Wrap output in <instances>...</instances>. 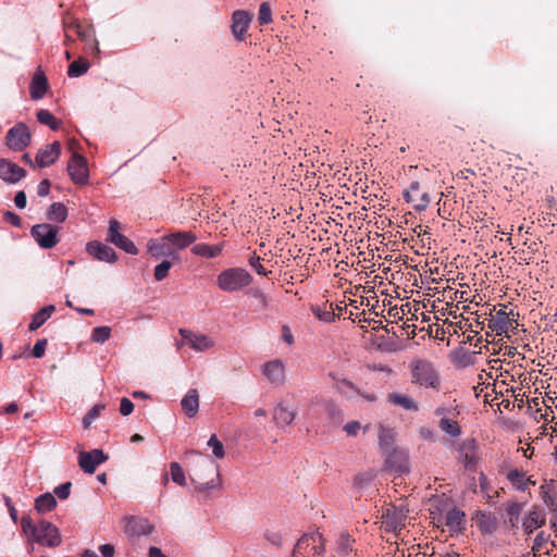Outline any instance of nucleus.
Masks as SVG:
<instances>
[{
	"mask_svg": "<svg viewBox=\"0 0 557 557\" xmlns=\"http://www.w3.org/2000/svg\"><path fill=\"white\" fill-rule=\"evenodd\" d=\"M21 525L23 533L38 544L58 547L62 542L58 528L47 520H40L35 524L30 517L24 516Z\"/></svg>",
	"mask_w": 557,
	"mask_h": 557,
	"instance_id": "f257e3e1",
	"label": "nucleus"
},
{
	"mask_svg": "<svg viewBox=\"0 0 557 557\" xmlns=\"http://www.w3.org/2000/svg\"><path fill=\"white\" fill-rule=\"evenodd\" d=\"M411 383L424 388L438 391L441 376L434 364L425 359H414L409 364Z\"/></svg>",
	"mask_w": 557,
	"mask_h": 557,
	"instance_id": "f03ea898",
	"label": "nucleus"
},
{
	"mask_svg": "<svg viewBox=\"0 0 557 557\" xmlns=\"http://www.w3.org/2000/svg\"><path fill=\"white\" fill-rule=\"evenodd\" d=\"M252 282L250 273L243 268H230L222 271L216 278L218 286L227 293L239 290Z\"/></svg>",
	"mask_w": 557,
	"mask_h": 557,
	"instance_id": "7ed1b4c3",
	"label": "nucleus"
},
{
	"mask_svg": "<svg viewBox=\"0 0 557 557\" xmlns=\"http://www.w3.org/2000/svg\"><path fill=\"white\" fill-rule=\"evenodd\" d=\"M324 552L325 546L321 534L304 535L296 543L292 557H305V554L309 557H323Z\"/></svg>",
	"mask_w": 557,
	"mask_h": 557,
	"instance_id": "20e7f679",
	"label": "nucleus"
},
{
	"mask_svg": "<svg viewBox=\"0 0 557 557\" xmlns=\"http://www.w3.org/2000/svg\"><path fill=\"white\" fill-rule=\"evenodd\" d=\"M519 314L515 313L513 310L506 311V306H504L503 309L491 314L487 326L498 336L504 334L507 335L510 330H515L518 326V322L516 320V317Z\"/></svg>",
	"mask_w": 557,
	"mask_h": 557,
	"instance_id": "39448f33",
	"label": "nucleus"
},
{
	"mask_svg": "<svg viewBox=\"0 0 557 557\" xmlns=\"http://www.w3.org/2000/svg\"><path fill=\"white\" fill-rule=\"evenodd\" d=\"M457 459L468 471H475L480 461L479 444L474 438H466L458 445Z\"/></svg>",
	"mask_w": 557,
	"mask_h": 557,
	"instance_id": "423d86ee",
	"label": "nucleus"
},
{
	"mask_svg": "<svg viewBox=\"0 0 557 557\" xmlns=\"http://www.w3.org/2000/svg\"><path fill=\"white\" fill-rule=\"evenodd\" d=\"M58 232V226L48 223L36 224L30 230L33 238L45 249H50L59 243Z\"/></svg>",
	"mask_w": 557,
	"mask_h": 557,
	"instance_id": "0eeeda50",
	"label": "nucleus"
},
{
	"mask_svg": "<svg viewBox=\"0 0 557 557\" xmlns=\"http://www.w3.org/2000/svg\"><path fill=\"white\" fill-rule=\"evenodd\" d=\"M30 139V132L24 123H17L10 128L5 135L7 146L15 151H22L25 149L29 145Z\"/></svg>",
	"mask_w": 557,
	"mask_h": 557,
	"instance_id": "6e6552de",
	"label": "nucleus"
},
{
	"mask_svg": "<svg viewBox=\"0 0 557 557\" xmlns=\"http://www.w3.org/2000/svg\"><path fill=\"white\" fill-rule=\"evenodd\" d=\"M407 513L408 509H406L404 506H388L382 515L383 523L385 524L386 530L398 534V532H400L405 527Z\"/></svg>",
	"mask_w": 557,
	"mask_h": 557,
	"instance_id": "1a4fd4ad",
	"label": "nucleus"
},
{
	"mask_svg": "<svg viewBox=\"0 0 557 557\" xmlns=\"http://www.w3.org/2000/svg\"><path fill=\"white\" fill-rule=\"evenodd\" d=\"M107 240L127 253H138V249L136 248L135 244L125 235L120 233V222L114 219L110 220L109 222Z\"/></svg>",
	"mask_w": 557,
	"mask_h": 557,
	"instance_id": "9d476101",
	"label": "nucleus"
},
{
	"mask_svg": "<svg viewBox=\"0 0 557 557\" xmlns=\"http://www.w3.org/2000/svg\"><path fill=\"white\" fill-rule=\"evenodd\" d=\"M67 172L71 180L78 185L88 183L89 172L87 168V160L82 154L74 152L67 164Z\"/></svg>",
	"mask_w": 557,
	"mask_h": 557,
	"instance_id": "9b49d317",
	"label": "nucleus"
},
{
	"mask_svg": "<svg viewBox=\"0 0 557 557\" xmlns=\"http://www.w3.org/2000/svg\"><path fill=\"white\" fill-rule=\"evenodd\" d=\"M385 468L387 470L404 473L408 471V455L404 449L393 448L385 453Z\"/></svg>",
	"mask_w": 557,
	"mask_h": 557,
	"instance_id": "f8f14e48",
	"label": "nucleus"
},
{
	"mask_svg": "<svg viewBox=\"0 0 557 557\" xmlns=\"http://www.w3.org/2000/svg\"><path fill=\"white\" fill-rule=\"evenodd\" d=\"M404 198L407 202L412 203L416 211H424L431 202V198L426 191H420V183L414 181L409 188L404 191Z\"/></svg>",
	"mask_w": 557,
	"mask_h": 557,
	"instance_id": "ddd939ff",
	"label": "nucleus"
},
{
	"mask_svg": "<svg viewBox=\"0 0 557 557\" xmlns=\"http://www.w3.org/2000/svg\"><path fill=\"white\" fill-rule=\"evenodd\" d=\"M262 374L274 386H282L285 383V366L282 360L273 359L262 366Z\"/></svg>",
	"mask_w": 557,
	"mask_h": 557,
	"instance_id": "4468645a",
	"label": "nucleus"
},
{
	"mask_svg": "<svg viewBox=\"0 0 557 557\" xmlns=\"http://www.w3.org/2000/svg\"><path fill=\"white\" fill-rule=\"evenodd\" d=\"M546 523V515L540 506H532L522 519V529L527 535L532 534L536 529Z\"/></svg>",
	"mask_w": 557,
	"mask_h": 557,
	"instance_id": "2eb2a0df",
	"label": "nucleus"
},
{
	"mask_svg": "<svg viewBox=\"0 0 557 557\" xmlns=\"http://www.w3.org/2000/svg\"><path fill=\"white\" fill-rule=\"evenodd\" d=\"M107 460V456L101 449L82 451L78 456V465L84 472L92 474L97 467Z\"/></svg>",
	"mask_w": 557,
	"mask_h": 557,
	"instance_id": "dca6fc26",
	"label": "nucleus"
},
{
	"mask_svg": "<svg viewBox=\"0 0 557 557\" xmlns=\"http://www.w3.org/2000/svg\"><path fill=\"white\" fill-rule=\"evenodd\" d=\"M86 251L95 259L108 263H114L117 260L116 252L110 246L101 242H89L86 245Z\"/></svg>",
	"mask_w": 557,
	"mask_h": 557,
	"instance_id": "f3484780",
	"label": "nucleus"
},
{
	"mask_svg": "<svg viewBox=\"0 0 557 557\" xmlns=\"http://www.w3.org/2000/svg\"><path fill=\"white\" fill-rule=\"evenodd\" d=\"M26 176V171L17 164L7 160H0V178L7 183L15 184Z\"/></svg>",
	"mask_w": 557,
	"mask_h": 557,
	"instance_id": "a211bd4d",
	"label": "nucleus"
},
{
	"mask_svg": "<svg viewBox=\"0 0 557 557\" xmlns=\"http://www.w3.org/2000/svg\"><path fill=\"white\" fill-rule=\"evenodd\" d=\"M61 153V145L59 141H53L39 149L36 154V164L40 168H47L53 164Z\"/></svg>",
	"mask_w": 557,
	"mask_h": 557,
	"instance_id": "6ab92c4d",
	"label": "nucleus"
},
{
	"mask_svg": "<svg viewBox=\"0 0 557 557\" xmlns=\"http://www.w3.org/2000/svg\"><path fill=\"white\" fill-rule=\"evenodd\" d=\"M178 333L184 343L197 351H206L213 346V342L206 335L196 334L189 330L180 329Z\"/></svg>",
	"mask_w": 557,
	"mask_h": 557,
	"instance_id": "aec40b11",
	"label": "nucleus"
},
{
	"mask_svg": "<svg viewBox=\"0 0 557 557\" xmlns=\"http://www.w3.org/2000/svg\"><path fill=\"white\" fill-rule=\"evenodd\" d=\"M251 22V15L243 10H237L232 15V34L237 40H244L245 34Z\"/></svg>",
	"mask_w": 557,
	"mask_h": 557,
	"instance_id": "412c9836",
	"label": "nucleus"
},
{
	"mask_svg": "<svg viewBox=\"0 0 557 557\" xmlns=\"http://www.w3.org/2000/svg\"><path fill=\"white\" fill-rule=\"evenodd\" d=\"M296 416V410L284 400L280 401L273 410V420L280 426L289 425Z\"/></svg>",
	"mask_w": 557,
	"mask_h": 557,
	"instance_id": "4be33fe9",
	"label": "nucleus"
},
{
	"mask_svg": "<svg viewBox=\"0 0 557 557\" xmlns=\"http://www.w3.org/2000/svg\"><path fill=\"white\" fill-rule=\"evenodd\" d=\"M506 478L510 484L520 492L527 491L530 485H535V482L531 479V476H528L527 472L522 469H510L507 472Z\"/></svg>",
	"mask_w": 557,
	"mask_h": 557,
	"instance_id": "5701e85b",
	"label": "nucleus"
},
{
	"mask_svg": "<svg viewBox=\"0 0 557 557\" xmlns=\"http://www.w3.org/2000/svg\"><path fill=\"white\" fill-rule=\"evenodd\" d=\"M164 239L169 242L172 251L176 249H184L191 245L197 236L193 232H175L168 235H164Z\"/></svg>",
	"mask_w": 557,
	"mask_h": 557,
	"instance_id": "b1692460",
	"label": "nucleus"
},
{
	"mask_svg": "<svg viewBox=\"0 0 557 557\" xmlns=\"http://www.w3.org/2000/svg\"><path fill=\"white\" fill-rule=\"evenodd\" d=\"M183 411L190 418L198 413L199 409V395L197 389H189L181 401Z\"/></svg>",
	"mask_w": 557,
	"mask_h": 557,
	"instance_id": "393cba45",
	"label": "nucleus"
},
{
	"mask_svg": "<svg viewBox=\"0 0 557 557\" xmlns=\"http://www.w3.org/2000/svg\"><path fill=\"white\" fill-rule=\"evenodd\" d=\"M523 511V504L517 502H508L505 505L506 522L510 528L517 529L520 522V516Z\"/></svg>",
	"mask_w": 557,
	"mask_h": 557,
	"instance_id": "a878e982",
	"label": "nucleus"
},
{
	"mask_svg": "<svg viewBox=\"0 0 557 557\" xmlns=\"http://www.w3.org/2000/svg\"><path fill=\"white\" fill-rule=\"evenodd\" d=\"M48 89V81L44 74H35L30 83V96L33 99H41Z\"/></svg>",
	"mask_w": 557,
	"mask_h": 557,
	"instance_id": "bb28decb",
	"label": "nucleus"
},
{
	"mask_svg": "<svg viewBox=\"0 0 557 557\" xmlns=\"http://www.w3.org/2000/svg\"><path fill=\"white\" fill-rule=\"evenodd\" d=\"M148 250L156 258L170 256L173 253L172 248L169 242L164 239V236H162L159 240H150L148 243Z\"/></svg>",
	"mask_w": 557,
	"mask_h": 557,
	"instance_id": "cd10ccee",
	"label": "nucleus"
},
{
	"mask_svg": "<svg viewBox=\"0 0 557 557\" xmlns=\"http://www.w3.org/2000/svg\"><path fill=\"white\" fill-rule=\"evenodd\" d=\"M55 307L53 305H48L37 311L28 325L30 331H36L39 329L54 312Z\"/></svg>",
	"mask_w": 557,
	"mask_h": 557,
	"instance_id": "c85d7f7f",
	"label": "nucleus"
},
{
	"mask_svg": "<svg viewBox=\"0 0 557 557\" xmlns=\"http://www.w3.org/2000/svg\"><path fill=\"white\" fill-rule=\"evenodd\" d=\"M354 544H355V540L348 532H346V531L341 532L336 540L337 554L339 556H346L348 553L354 550Z\"/></svg>",
	"mask_w": 557,
	"mask_h": 557,
	"instance_id": "c756f323",
	"label": "nucleus"
},
{
	"mask_svg": "<svg viewBox=\"0 0 557 557\" xmlns=\"http://www.w3.org/2000/svg\"><path fill=\"white\" fill-rule=\"evenodd\" d=\"M222 251L221 245L197 244L191 247V252L205 258H215Z\"/></svg>",
	"mask_w": 557,
	"mask_h": 557,
	"instance_id": "7c9ffc66",
	"label": "nucleus"
},
{
	"mask_svg": "<svg viewBox=\"0 0 557 557\" xmlns=\"http://www.w3.org/2000/svg\"><path fill=\"white\" fill-rule=\"evenodd\" d=\"M438 428L445 434L451 437H458L461 434V426L459 425L457 418L441 419L438 420Z\"/></svg>",
	"mask_w": 557,
	"mask_h": 557,
	"instance_id": "2f4dec72",
	"label": "nucleus"
},
{
	"mask_svg": "<svg viewBox=\"0 0 557 557\" xmlns=\"http://www.w3.org/2000/svg\"><path fill=\"white\" fill-rule=\"evenodd\" d=\"M388 401L393 405L400 406L406 410L417 411L419 409L417 403L409 396L403 394H389Z\"/></svg>",
	"mask_w": 557,
	"mask_h": 557,
	"instance_id": "473e14b6",
	"label": "nucleus"
},
{
	"mask_svg": "<svg viewBox=\"0 0 557 557\" xmlns=\"http://www.w3.org/2000/svg\"><path fill=\"white\" fill-rule=\"evenodd\" d=\"M47 218L54 222H64L67 218V209L62 202H53L47 212Z\"/></svg>",
	"mask_w": 557,
	"mask_h": 557,
	"instance_id": "72a5a7b5",
	"label": "nucleus"
},
{
	"mask_svg": "<svg viewBox=\"0 0 557 557\" xmlns=\"http://www.w3.org/2000/svg\"><path fill=\"white\" fill-rule=\"evenodd\" d=\"M57 506L54 496L50 493H46L36 498L35 508L38 512H47L52 510Z\"/></svg>",
	"mask_w": 557,
	"mask_h": 557,
	"instance_id": "f704fd0d",
	"label": "nucleus"
},
{
	"mask_svg": "<svg viewBox=\"0 0 557 557\" xmlns=\"http://www.w3.org/2000/svg\"><path fill=\"white\" fill-rule=\"evenodd\" d=\"M71 27L73 28V33L76 34L81 40L84 42L92 41L97 52H100L98 41L90 29L83 28L77 22H71Z\"/></svg>",
	"mask_w": 557,
	"mask_h": 557,
	"instance_id": "c9c22d12",
	"label": "nucleus"
},
{
	"mask_svg": "<svg viewBox=\"0 0 557 557\" xmlns=\"http://www.w3.org/2000/svg\"><path fill=\"white\" fill-rule=\"evenodd\" d=\"M89 66L90 64L86 59L79 58L69 65L67 75L70 77H79L88 71Z\"/></svg>",
	"mask_w": 557,
	"mask_h": 557,
	"instance_id": "e433bc0d",
	"label": "nucleus"
},
{
	"mask_svg": "<svg viewBox=\"0 0 557 557\" xmlns=\"http://www.w3.org/2000/svg\"><path fill=\"white\" fill-rule=\"evenodd\" d=\"M394 432L391 429L381 426L379 432V444L383 453L394 448Z\"/></svg>",
	"mask_w": 557,
	"mask_h": 557,
	"instance_id": "4c0bfd02",
	"label": "nucleus"
},
{
	"mask_svg": "<svg viewBox=\"0 0 557 557\" xmlns=\"http://www.w3.org/2000/svg\"><path fill=\"white\" fill-rule=\"evenodd\" d=\"M465 522V513L458 509H451L446 515V524L451 530H459Z\"/></svg>",
	"mask_w": 557,
	"mask_h": 557,
	"instance_id": "58836bf2",
	"label": "nucleus"
},
{
	"mask_svg": "<svg viewBox=\"0 0 557 557\" xmlns=\"http://www.w3.org/2000/svg\"><path fill=\"white\" fill-rule=\"evenodd\" d=\"M36 116L38 122L48 125L53 131H57L60 127V121H58L48 110H38Z\"/></svg>",
	"mask_w": 557,
	"mask_h": 557,
	"instance_id": "ea45409f",
	"label": "nucleus"
},
{
	"mask_svg": "<svg viewBox=\"0 0 557 557\" xmlns=\"http://www.w3.org/2000/svg\"><path fill=\"white\" fill-rule=\"evenodd\" d=\"M337 389L347 398H351L354 394H361L359 388L350 381L343 379L336 383Z\"/></svg>",
	"mask_w": 557,
	"mask_h": 557,
	"instance_id": "a19ab883",
	"label": "nucleus"
},
{
	"mask_svg": "<svg viewBox=\"0 0 557 557\" xmlns=\"http://www.w3.org/2000/svg\"><path fill=\"white\" fill-rule=\"evenodd\" d=\"M170 473L173 482L181 486H186V478L183 468L177 462H171Z\"/></svg>",
	"mask_w": 557,
	"mask_h": 557,
	"instance_id": "79ce46f5",
	"label": "nucleus"
},
{
	"mask_svg": "<svg viewBox=\"0 0 557 557\" xmlns=\"http://www.w3.org/2000/svg\"><path fill=\"white\" fill-rule=\"evenodd\" d=\"M106 405L97 404L95 405L83 418V426L88 429L91 423L100 416V413L104 410Z\"/></svg>",
	"mask_w": 557,
	"mask_h": 557,
	"instance_id": "37998d69",
	"label": "nucleus"
},
{
	"mask_svg": "<svg viewBox=\"0 0 557 557\" xmlns=\"http://www.w3.org/2000/svg\"><path fill=\"white\" fill-rule=\"evenodd\" d=\"M459 410L457 406H438L434 414L441 420V419H449L450 418H458Z\"/></svg>",
	"mask_w": 557,
	"mask_h": 557,
	"instance_id": "c03bdc74",
	"label": "nucleus"
},
{
	"mask_svg": "<svg viewBox=\"0 0 557 557\" xmlns=\"http://www.w3.org/2000/svg\"><path fill=\"white\" fill-rule=\"evenodd\" d=\"M111 336V329L109 326H97L91 332V341L95 343L103 344Z\"/></svg>",
	"mask_w": 557,
	"mask_h": 557,
	"instance_id": "a18cd8bd",
	"label": "nucleus"
},
{
	"mask_svg": "<svg viewBox=\"0 0 557 557\" xmlns=\"http://www.w3.org/2000/svg\"><path fill=\"white\" fill-rule=\"evenodd\" d=\"M129 524L136 534H150L152 531V525L144 519H132Z\"/></svg>",
	"mask_w": 557,
	"mask_h": 557,
	"instance_id": "49530a36",
	"label": "nucleus"
},
{
	"mask_svg": "<svg viewBox=\"0 0 557 557\" xmlns=\"http://www.w3.org/2000/svg\"><path fill=\"white\" fill-rule=\"evenodd\" d=\"M312 313L323 322H333L336 318V313L332 310L322 309L319 306H313L311 308Z\"/></svg>",
	"mask_w": 557,
	"mask_h": 557,
	"instance_id": "de8ad7c7",
	"label": "nucleus"
},
{
	"mask_svg": "<svg viewBox=\"0 0 557 557\" xmlns=\"http://www.w3.org/2000/svg\"><path fill=\"white\" fill-rule=\"evenodd\" d=\"M208 446L212 448L213 455L222 459L225 456L224 446L222 442L216 437L215 434L211 435V437L208 441Z\"/></svg>",
	"mask_w": 557,
	"mask_h": 557,
	"instance_id": "09e8293b",
	"label": "nucleus"
},
{
	"mask_svg": "<svg viewBox=\"0 0 557 557\" xmlns=\"http://www.w3.org/2000/svg\"><path fill=\"white\" fill-rule=\"evenodd\" d=\"M258 22L260 25H267L272 22V11L268 2L260 4Z\"/></svg>",
	"mask_w": 557,
	"mask_h": 557,
	"instance_id": "8fccbe9b",
	"label": "nucleus"
},
{
	"mask_svg": "<svg viewBox=\"0 0 557 557\" xmlns=\"http://www.w3.org/2000/svg\"><path fill=\"white\" fill-rule=\"evenodd\" d=\"M187 455H195L198 457V465L201 466L205 469H209L211 472H215L216 476H219V472L216 467H214L213 461L209 459V457H203L199 451L197 450H190L187 453Z\"/></svg>",
	"mask_w": 557,
	"mask_h": 557,
	"instance_id": "3c124183",
	"label": "nucleus"
},
{
	"mask_svg": "<svg viewBox=\"0 0 557 557\" xmlns=\"http://www.w3.org/2000/svg\"><path fill=\"white\" fill-rule=\"evenodd\" d=\"M171 267H172V262L169 261V260H163L161 263H159L154 268V278H156V281L164 280L168 276Z\"/></svg>",
	"mask_w": 557,
	"mask_h": 557,
	"instance_id": "603ef678",
	"label": "nucleus"
},
{
	"mask_svg": "<svg viewBox=\"0 0 557 557\" xmlns=\"http://www.w3.org/2000/svg\"><path fill=\"white\" fill-rule=\"evenodd\" d=\"M249 294L257 299L258 308L264 310L269 307V297L259 288H253L249 290Z\"/></svg>",
	"mask_w": 557,
	"mask_h": 557,
	"instance_id": "864d4df0",
	"label": "nucleus"
},
{
	"mask_svg": "<svg viewBox=\"0 0 557 557\" xmlns=\"http://www.w3.org/2000/svg\"><path fill=\"white\" fill-rule=\"evenodd\" d=\"M548 537L549 535L543 531L536 534L532 546L533 556H536V554L542 552V548L547 543Z\"/></svg>",
	"mask_w": 557,
	"mask_h": 557,
	"instance_id": "5fc2aeb1",
	"label": "nucleus"
},
{
	"mask_svg": "<svg viewBox=\"0 0 557 557\" xmlns=\"http://www.w3.org/2000/svg\"><path fill=\"white\" fill-rule=\"evenodd\" d=\"M250 267L260 275H268V272L267 270L264 269V267L261 264V258L256 253L253 252L249 260H248Z\"/></svg>",
	"mask_w": 557,
	"mask_h": 557,
	"instance_id": "6e6d98bb",
	"label": "nucleus"
},
{
	"mask_svg": "<svg viewBox=\"0 0 557 557\" xmlns=\"http://www.w3.org/2000/svg\"><path fill=\"white\" fill-rule=\"evenodd\" d=\"M71 487L72 483L65 482L57 486L53 492L60 499H66L70 496Z\"/></svg>",
	"mask_w": 557,
	"mask_h": 557,
	"instance_id": "4d7b16f0",
	"label": "nucleus"
},
{
	"mask_svg": "<svg viewBox=\"0 0 557 557\" xmlns=\"http://www.w3.org/2000/svg\"><path fill=\"white\" fill-rule=\"evenodd\" d=\"M46 346H47V339L37 341L33 347L32 355L35 358H41L45 355Z\"/></svg>",
	"mask_w": 557,
	"mask_h": 557,
	"instance_id": "13d9d810",
	"label": "nucleus"
},
{
	"mask_svg": "<svg viewBox=\"0 0 557 557\" xmlns=\"http://www.w3.org/2000/svg\"><path fill=\"white\" fill-rule=\"evenodd\" d=\"M134 410V404L126 397H123L121 399L120 404V412L122 416H128Z\"/></svg>",
	"mask_w": 557,
	"mask_h": 557,
	"instance_id": "bf43d9fd",
	"label": "nucleus"
},
{
	"mask_svg": "<svg viewBox=\"0 0 557 557\" xmlns=\"http://www.w3.org/2000/svg\"><path fill=\"white\" fill-rule=\"evenodd\" d=\"M419 436L428 442H434L435 441V431L428 426H422L419 430Z\"/></svg>",
	"mask_w": 557,
	"mask_h": 557,
	"instance_id": "052dcab7",
	"label": "nucleus"
},
{
	"mask_svg": "<svg viewBox=\"0 0 557 557\" xmlns=\"http://www.w3.org/2000/svg\"><path fill=\"white\" fill-rule=\"evenodd\" d=\"M361 429V424L358 421H350L344 425V430L348 435L356 436L358 431Z\"/></svg>",
	"mask_w": 557,
	"mask_h": 557,
	"instance_id": "680f3d73",
	"label": "nucleus"
},
{
	"mask_svg": "<svg viewBox=\"0 0 557 557\" xmlns=\"http://www.w3.org/2000/svg\"><path fill=\"white\" fill-rule=\"evenodd\" d=\"M3 219L4 221H7L8 223L16 226V227H20L21 226V218L14 213V212H11V211H7L4 212V215H3Z\"/></svg>",
	"mask_w": 557,
	"mask_h": 557,
	"instance_id": "e2e57ef3",
	"label": "nucleus"
},
{
	"mask_svg": "<svg viewBox=\"0 0 557 557\" xmlns=\"http://www.w3.org/2000/svg\"><path fill=\"white\" fill-rule=\"evenodd\" d=\"M50 185L51 184H50L49 180L46 178V180L41 181L37 187L38 196H40V197L47 196L50 191Z\"/></svg>",
	"mask_w": 557,
	"mask_h": 557,
	"instance_id": "0e129e2a",
	"label": "nucleus"
},
{
	"mask_svg": "<svg viewBox=\"0 0 557 557\" xmlns=\"http://www.w3.org/2000/svg\"><path fill=\"white\" fill-rule=\"evenodd\" d=\"M14 202L18 209H24L26 207V194L23 190L17 191L14 197Z\"/></svg>",
	"mask_w": 557,
	"mask_h": 557,
	"instance_id": "69168bd1",
	"label": "nucleus"
},
{
	"mask_svg": "<svg viewBox=\"0 0 557 557\" xmlns=\"http://www.w3.org/2000/svg\"><path fill=\"white\" fill-rule=\"evenodd\" d=\"M265 540L275 546H280L282 542V536L275 532H267L264 535Z\"/></svg>",
	"mask_w": 557,
	"mask_h": 557,
	"instance_id": "338daca9",
	"label": "nucleus"
},
{
	"mask_svg": "<svg viewBox=\"0 0 557 557\" xmlns=\"http://www.w3.org/2000/svg\"><path fill=\"white\" fill-rule=\"evenodd\" d=\"M99 550L103 557H113L115 552L114 546L111 544L101 545Z\"/></svg>",
	"mask_w": 557,
	"mask_h": 557,
	"instance_id": "774afa93",
	"label": "nucleus"
}]
</instances>
